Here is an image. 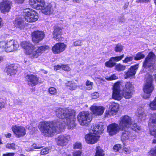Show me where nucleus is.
<instances>
[{"instance_id":"69168bd1","label":"nucleus","mask_w":156,"mask_h":156,"mask_svg":"<svg viewBox=\"0 0 156 156\" xmlns=\"http://www.w3.org/2000/svg\"><path fill=\"white\" fill-rule=\"evenodd\" d=\"M11 134L10 133H8L7 134H5V136L7 138H10L11 136Z\"/></svg>"},{"instance_id":"bb28decb","label":"nucleus","mask_w":156,"mask_h":156,"mask_svg":"<svg viewBox=\"0 0 156 156\" xmlns=\"http://www.w3.org/2000/svg\"><path fill=\"white\" fill-rule=\"evenodd\" d=\"M24 21L22 19L16 18L14 23L16 27L22 30L24 26Z\"/></svg>"},{"instance_id":"f704fd0d","label":"nucleus","mask_w":156,"mask_h":156,"mask_svg":"<svg viewBox=\"0 0 156 156\" xmlns=\"http://www.w3.org/2000/svg\"><path fill=\"white\" fill-rule=\"evenodd\" d=\"M105 66L107 67L111 68L115 66L116 63L113 62L111 58L109 61L106 62L105 63Z\"/></svg>"},{"instance_id":"774afa93","label":"nucleus","mask_w":156,"mask_h":156,"mask_svg":"<svg viewBox=\"0 0 156 156\" xmlns=\"http://www.w3.org/2000/svg\"><path fill=\"white\" fill-rule=\"evenodd\" d=\"M150 0H141L142 2H149Z\"/></svg>"},{"instance_id":"13d9d810","label":"nucleus","mask_w":156,"mask_h":156,"mask_svg":"<svg viewBox=\"0 0 156 156\" xmlns=\"http://www.w3.org/2000/svg\"><path fill=\"white\" fill-rule=\"evenodd\" d=\"M124 152L126 154H128L131 152V151L129 149L125 148L124 149Z\"/></svg>"},{"instance_id":"a211bd4d","label":"nucleus","mask_w":156,"mask_h":156,"mask_svg":"<svg viewBox=\"0 0 156 156\" xmlns=\"http://www.w3.org/2000/svg\"><path fill=\"white\" fill-rule=\"evenodd\" d=\"M70 136L69 135H61L59 136L56 139L57 144L60 146L66 145L67 142L69 140Z\"/></svg>"},{"instance_id":"4d7b16f0","label":"nucleus","mask_w":156,"mask_h":156,"mask_svg":"<svg viewBox=\"0 0 156 156\" xmlns=\"http://www.w3.org/2000/svg\"><path fill=\"white\" fill-rule=\"evenodd\" d=\"M32 147L34 149H39L43 147L39 146V145H37L35 144H33L32 145Z\"/></svg>"},{"instance_id":"4c0bfd02","label":"nucleus","mask_w":156,"mask_h":156,"mask_svg":"<svg viewBox=\"0 0 156 156\" xmlns=\"http://www.w3.org/2000/svg\"><path fill=\"white\" fill-rule=\"evenodd\" d=\"M144 57L145 55L142 53V52H139L136 54L134 59L136 60H138L143 58Z\"/></svg>"},{"instance_id":"e433bc0d","label":"nucleus","mask_w":156,"mask_h":156,"mask_svg":"<svg viewBox=\"0 0 156 156\" xmlns=\"http://www.w3.org/2000/svg\"><path fill=\"white\" fill-rule=\"evenodd\" d=\"M149 106L152 110H156V98L152 101L149 104Z\"/></svg>"},{"instance_id":"473e14b6","label":"nucleus","mask_w":156,"mask_h":156,"mask_svg":"<svg viewBox=\"0 0 156 156\" xmlns=\"http://www.w3.org/2000/svg\"><path fill=\"white\" fill-rule=\"evenodd\" d=\"M133 86L132 83L127 82L126 83L125 87L123 90L133 91Z\"/></svg>"},{"instance_id":"a878e982","label":"nucleus","mask_w":156,"mask_h":156,"mask_svg":"<svg viewBox=\"0 0 156 156\" xmlns=\"http://www.w3.org/2000/svg\"><path fill=\"white\" fill-rule=\"evenodd\" d=\"M62 31V29L59 27H56L54 29L53 34V38L55 40L59 41L61 40V34Z\"/></svg>"},{"instance_id":"a18cd8bd","label":"nucleus","mask_w":156,"mask_h":156,"mask_svg":"<svg viewBox=\"0 0 156 156\" xmlns=\"http://www.w3.org/2000/svg\"><path fill=\"white\" fill-rule=\"evenodd\" d=\"M82 151L80 150H76L74 151L72 153L73 156H81Z\"/></svg>"},{"instance_id":"c03bdc74","label":"nucleus","mask_w":156,"mask_h":156,"mask_svg":"<svg viewBox=\"0 0 156 156\" xmlns=\"http://www.w3.org/2000/svg\"><path fill=\"white\" fill-rule=\"evenodd\" d=\"M149 155L150 156H156V146L150 151Z\"/></svg>"},{"instance_id":"ea45409f","label":"nucleus","mask_w":156,"mask_h":156,"mask_svg":"<svg viewBox=\"0 0 156 156\" xmlns=\"http://www.w3.org/2000/svg\"><path fill=\"white\" fill-rule=\"evenodd\" d=\"M49 93L52 95H56L57 93V89L54 87H51L48 89Z\"/></svg>"},{"instance_id":"37998d69","label":"nucleus","mask_w":156,"mask_h":156,"mask_svg":"<svg viewBox=\"0 0 156 156\" xmlns=\"http://www.w3.org/2000/svg\"><path fill=\"white\" fill-rule=\"evenodd\" d=\"M82 148V144L80 142H76L73 145V148L81 149Z\"/></svg>"},{"instance_id":"412c9836","label":"nucleus","mask_w":156,"mask_h":156,"mask_svg":"<svg viewBox=\"0 0 156 156\" xmlns=\"http://www.w3.org/2000/svg\"><path fill=\"white\" fill-rule=\"evenodd\" d=\"M26 78L27 79L28 84L30 86H35L38 82V78L35 75H27Z\"/></svg>"},{"instance_id":"338daca9","label":"nucleus","mask_w":156,"mask_h":156,"mask_svg":"<svg viewBox=\"0 0 156 156\" xmlns=\"http://www.w3.org/2000/svg\"><path fill=\"white\" fill-rule=\"evenodd\" d=\"M82 0H73V2H74L80 3Z\"/></svg>"},{"instance_id":"423d86ee","label":"nucleus","mask_w":156,"mask_h":156,"mask_svg":"<svg viewBox=\"0 0 156 156\" xmlns=\"http://www.w3.org/2000/svg\"><path fill=\"white\" fill-rule=\"evenodd\" d=\"M23 12V16L26 21L32 23L35 22L38 20V14L34 10L27 9L24 11Z\"/></svg>"},{"instance_id":"2eb2a0df","label":"nucleus","mask_w":156,"mask_h":156,"mask_svg":"<svg viewBox=\"0 0 156 156\" xmlns=\"http://www.w3.org/2000/svg\"><path fill=\"white\" fill-rule=\"evenodd\" d=\"M44 37V33L42 31H36L34 32L32 34V39L35 43H38L42 40Z\"/></svg>"},{"instance_id":"c756f323","label":"nucleus","mask_w":156,"mask_h":156,"mask_svg":"<svg viewBox=\"0 0 156 156\" xmlns=\"http://www.w3.org/2000/svg\"><path fill=\"white\" fill-rule=\"evenodd\" d=\"M133 91L126 90H123L122 93V96L126 99H129L131 98L132 95Z\"/></svg>"},{"instance_id":"58836bf2","label":"nucleus","mask_w":156,"mask_h":156,"mask_svg":"<svg viewBox=\"0 0 156 156\" xmlns=\"http://www.w3.org/2000/svg\"><path fill=\"white\" fill-rule=\"evenodd\" d=\"M124 56V55L123 54L120 56L113 57L111 58L113 62H115V63L116 62L119 61L121 60L123 58Z\"/></svg>"},{"instance_id":"1a4fd4ad","label":"nucleus","mask_w":156,"mask_h":156,"mask_svg":"<svg viewBox=\"0 0 156 156\" xmlns=\"http://www.w3.org/2000/svg\"><path fill=\"white\" fill-rule=\"evenodd\" d=\"M156 60V56L152 52H150L145 58L143 66L145 68H149L152 66L153 62Z\"/></svg>"},{"instance_id":"5701e85b","label":"nucleus","mask_w":156,"mask_h":156,"mask_svg":"<svg viewBox=\"0 0 156 156\" xmlns=\"http://www.w3.org/2000/svg\"><path fill=\"white\" fill-rule=\"evenodd\" d=\"M90 110L95 115H101L103 113L105 108L102 106L93 105L90 107Z\"/></svg>"},{"instance_id":"4be33fe9","label":"nucleus","mask_w":156,"mask_h":156,"mask_svg":"<svg viewBox=\"0 0 156 156\" xmlns=\"http://www.w3.org/2000/svg\"><path fill=\"white\" fill-rule=\"evenodd\" d=\"M29 4L33 8L39 10L40 6H43L45 2L44 0H29Z\"/></svg>"},{"instance_id":"79ce46f5","label":"nucleus","mask_w":156,"mask_h":156,"mask_svg":"<svg viewBox=\"0 0 156 156\" xmlns=\"http://www.w3.org/2000/svg\"><path fill=\"white\" fill-rule=\"evenodd\" d=\"M120 84L119 83L117 82L115 83L113 86V91H120Z\"/></svg>"},{"instance_id":"5fc2aeb1","label":"nucleus","mask_w":156,"mask_h":156,"mask_svg":"<svg viewBox=\"0 0 156 156\" xmlns=\"http://www.w3.org/2000/svg\"><path fill=\"white\" fill-rule=\"evenodd\" d=\"M82 41H81L78 40L74 42L73 45L74 46H80L81 44Z\"/></svg>"},{"instance_id":"864d4df0","label":"nucleus","mask_w":156,"mask_h":156,"mask_svg":"<svg viewBox=\"0 0 156 156\" xmlns=\"http://www.w3.org/2000/svg\"><path fill=\"white\" fill-rule=\"evenodd\" d=\"M133 57L131 56L127 57L125 58V59L123 60V62L124 63H127L131 61L132 60Z\"/></svg>"},{"instance_id":"72a5a7b5","label":"nucleus","mask_w":156,"mask_h":156,"mask_svg":"<svg viewBox=\"0 0 156 156\" xmlns=\"http://www.w3.org/2000/svg\"><path fill=\"white\" fill-rule=\"evenodd\" d=\"M104 151L100 147V146L97 147L95 156H104Z\"/></svg>"},{"instance_id":"de8ad7c7","label":"nucleus","mask_w":156,"mask_h":156,"mask_svg":"<svg viewBox=\"0 0 156 156\" xmlns=\"http://www.w3.org/2000/svg\"><path fill=\"white\" fill-rule=\"evenodd\" d=\"M62 69L65 71H69L71 70L70 68L67 65H62Z\"/></svg>"},{"instance_id":"09e8293b","label":"nucleus","mask_w":156,"mask_h":156,"mask_svg":"<svg viewBox=\"0 0 156 156\" xmlns=\"http://www.w3.org/2000/svg\"><path fill=\"white\" fill-rule=\"evenodd\" d=\"M121 146L120 144H116L113 147V150L115 152L119 151V150L121 149Z\"/></svg>"},{"instance_id":"680f3d73","label":"nucleus","mask_w":156,"mask_h":156,"mask_svg":"<svg viewBox=\"0 0 156 156\" xmlns=\"http://www.w3.org/2000/svg\"><path fill=\"white\" fill-rule=\"evenodd\" d=\"M119 21L121 22H123L124 21V16L119 17Z\"/></svg>"},{"instance_id":"603ef678","label":"nucleus","mask_w":156,"mask_h":156,"mask_svg":"<svg viewBox=\"0 0 156 156\" xmlns=\"http://www.w3.org/2000/svg\"><path fill=\"white\" fill-rule=\"evenodd\" d=\"M99 94L97 92L92 93L91 94V97L92 98L94 99H96L99 97Z\"/></svg>"},{"instance_id":"ddd939ff","label":"nucleus","mask_w":156,"mask_h":156,"mask_svg":"<svg viewBox=\"0 0 156 156\" xmlns=\"http://www.w3.org/2000/svg\"><path fill=\"white\" fill-rule=\"evenodd\" d=\"M12 2L8 0H3L0 3V9L2 12H9L11 8Z\"/></svg>"},{"instance_id":"49530a36","label":"nucleus","mask_w":156,"mask_h":156,"mask_svg":"<svg viewBox=\"0 0 156 156\" xmlns=\"http://www.w3.org/2000/svg\"><path fill=\"white\" fill-rule=\"evenodd\" d=\"M15 144L8 143L6 145V147L8 148L12 149H15Z\"/></svg>"},{"instance_id":"4468645a","label":"nucleus","mask_w":156,"mask_h":156,"mask_svg":"<svg viewBox=\"0 0 156 156\" xmlns=\"http://www.w3.org/2000/svg\"><path fill=\"white\" fill-rule=\"evenodd\" d=\"M119 126L118 124L114 123L109 125L107 127V131L111 136L117 133L119 130Z\"/></svg>"},{"instance_id":"cd10ccee","label":"nucleus","mask_w":156,"mask_h":156,"mask_svg":"<svg viewBox=\"0 0 156 156\" xmlns=\"http://www.w3.org/2000/svg\"><path fill=\"white\" fill-rule=\"evenodd\" d=\"M65 85L68 87L69 89L71 90H75L77 87V84L73 81H67V82L65 83Z\"/></svg>"},{"instance_id":"b1692460","label":"nucleus","mask_w":156,"mask_h":156,"mask_svg":"<svg viewBox=\"0 0 156 156\" xmlns=\"http://www.w3.org/2000/svg\"><path fill=\"white\" fill-rule=\"evenodd\" d=\"M138 68V65H136L131 66L127 72H125V78L127 79L134 75L136 73V71Z\"/></svg>"},{"instance_id":"dca6fc26","label":"nucleus","mask_w":156,"mask_h":156,"mask_svg":"<svg viewBox=\"0 0 156 156\" xmlns=\"http://www.w3.org/2000/svg\"><path fill=\"white\" fill-rule=\"evenodd\" d=\"M119 107V105L117 103L112 102L110 104L109 110L106 113V115L111 116L115 115L118 110Z\"/></svg>"},{"instance_id":"e2e57ef3","label":"nucleus","mask_w":156,"mask_h":156,"mask_svg":"<svg viewBox=\"0 0 156 156\" xmlns=\"http://www.w3.org/2000/svg\"><path fill=\"white\" fill-rule=\"evenodd\" d=\"M5 103L3 102H0V110L4 107Z\"/></svg>"},{"instance_id":"2f4dec72","label":"nucleus","mask_w":156,"mask_h":156,"mask_svg":"<svg viewBox=\"0 0 156 156\" xmlns=\"http://www.w3.org/2000/svg\"><path fill=\"white\" fill-rule=\"evenodd\" d=\"M112 98L115 100H119L121 99L122 96L120 94L119 91H113Z\"/></svg>"},{"instance_id":"9b49d317","label":"nucleus","mask_w":156,"mask_h":156,"mask_svg":"<svg viewBox=\"0 0 156 156\" xmlns=\"http://www.w3.org/2000/svg\"><path fill=\"white\" fill-rule=\"evenodd\" d=\"M19 45L16 41L12 40L6 42V45L5 47V51L7 52H10L16 50Z\"/></svg>"},{"instance_id":"f257e3e1","label":"nucleus","mask_w":156,"mask_h":156,"mask_svg":"<svg viewBox=\"0 0 156 156\" xmlns=\"http://www.w3.org/2000/svg\"><path fill=\"white\" fill-rule=\"evenodd\" d=\"M56 116L64 120V123L60 124L58 122L44 121L41 122L38 128L44 135L47 137L54 135L56 132H59L64 128L65 125L69 129H73L76 126L75 110L70 108H59L56 111Z\"/></svg>"},{"instance_id":"bf43d9fd","label":"nucleus","mask_w":156,"mask_h":156,"mask_svg":"<svg viewBox=\"0 0 156 156\" xmlns=\"http://www.w3.org/2000/svg\"><path fill=\"white\" fill-rule=\"evenodd\" d=\"M14 153H9L3 154L2 156H14Z\"/></svg>"},{"instance_id":"aec40b11","label":"nucleus","mask_w":156,"mask_h":156,"mask_svg":"<svg viewBox=\"0 0 156 156\" xmlns=\"http://www.w3.org/2000/svg\"><path fill=\"white\" fill-rule=\"evenodd\" d=\"M66 45L63 43H59L56 44L52 48V51L55 54H58L63 51L66 49Z\"/></svg>"},{"instance_id":"6e6d98bb","label":"nucleus","mask_w":156,"mask_h":156,"mask_svg":"<svg viewBox=\"0 0 156 156\" xmlns=\"http://www.w3.org/2000/svg\"><path fill=\"white\" fill-rule=\"evenodd\" d=\"M6 45V42L4 41L0 42V48H4L5 49V47Z\"/></svg>"},{"instance_id":"39448f33","label":"nucleus","mask_w":156,"mask_h":156,"mask_svg":"<svg viewBox=\"0 0 156 156\" xmlns=\"http://www.w3.org/2000/svg\"><path fill=\"white\" fill-rule=\"evenodd\" d=\"M80 124L83 126H87L92 120V114L88 112H80L77 117Z\"/></svg>"},{"instance_id":"c85d7f7f","label":"nucleus","mask_w":156,"mask_h":156,"mask_svg":"<svg viewBox=\"0 0 156 156\" xmlns=\"http://www.w3.org/2000/svg\"><path fill=\"white\" fill-rule=\"evenodd\" d=\"M138 115L139 118L143 120L146 119V114L145 113L144 110L143 108H140L138 109Z\"/></svg>"},{"instance_id":"a19ab883","label":"nucleus","mask_w":156,"mask_h":156,"mask_svg":"<svg viewBox=\"0 0 156 156\" xmlns=\"http://www.w3.org/2000/svg\"><path fill=\"white\" fill-rule=\"evenodd\" d=\"M93 83L87 80L86 83V85L87 87H86V89L88 90H90L92 89V85Z\"/></svg>"},{"instance_id":"f03ea898","label":"nucleus","mask_w":156,"mask_h":156,"mask_svg":"<svg viewBox=\"0 0 156 156\" xmlns=\"http://www.w3.org/2000/svg\"><path fill=\"white\" fill-rule=\"evenodd\" d=\"M21 45L25 49L26 54L32 59L37 58L41 53L49 49L47 45H44L35 50L34 46L29 41L22 42Z\"/></svg>"},{"instance_id":"9d476101","label":"nucleus","mask_w":156,"mask_h":156,"mask_svg":"<svg viewBox=\"0 0 156 156\" xmlns=\"http://www.w3.org/2000/svg\"><path fill=\"white\" fill-rule=\"evenodd\" d=\"M136 137L135 134L129 130L124 131L122 133L121 140L122 142L132 141Z\"/></svg>"},{"instance_id":"7ed1b4c3","label":"nucleus","mask_w":156,"mask_h":156,"mask_svg":"<svg viewBox=\"0 0 156 156\" xmlns=\"http://www.w3.org/2000/svg\"><path fill=\"white\" fill-rule=\"evenodd\" d=\"M119 126L121 129L130 128L131 129L138 132L140 130L141 128L136 123H133L130 117L125 115L121 117L119 120Z\"/></svg>"},{"instance_id":"6e6552de","label":"nucleus","mask_w":156,"mask_h":156,"mask_svg":"<svg viewBox=\"0 0 156 156\" xmlns=\"http://www.w3.org/2000/svg\"><path fill=\"white\" fill-rule=\"evenodd\" d=\"M45 4L43 6H40L39 10H41L42 13L46 15H49L52 14L54 11V8L55 5L54 3H49L46 6H45Z\"/></svg>"},{"instance_id":"0e129e2a","label":"nucleus","mask_w":156,"mask_h":156,"mask_svg":"<svg viewBox=\"0 0 156 156\" xmlns=\"http://www.w3.org/2000/svg\"><path fill=\"white\" fill-rule=\"evenodd\" d=\"M17 3H22L25 0H15Z\"/></svg>"},{"instance_id":"052dcab7","label":"nucleus","mask_w":156,"mask_h":156,"mask_svg":"<svg viewBox=\"0 0 156 156\" xmlns=\"http://www.w3.org/2000/svg\"><path fill=\"white\" fill-rule=\"evenodd\" d=\"M61 68H62V65L60 66V65H57L55 66H54V69L55 70H57L60 69Z\"/></svg>"},{"instance_id":"8fccbe9b","label":"nucleus","mask_w":156,"mask_h":156,"mask_svg":"<svg viewBox=\"0 0 156 156\" xmlns=\"http://www.w3.org/2000/svg\"><path fill=\"white\" fill-rule=\"evenodd\" d=\"M48 151L49 149L48 148H44L41 150V154H46L48 153Z\"/></svg>"},{"instance_id":"f8f14e48","label":"nucleus","mask_w":156,"mask_h":156,"mask_svg":"<svg viewBox=\"0 0 156 156\" xmlns=\"http://www.w3.org/2000/svg\"><path fill=\"white\" fill-rule=\"evenodd\" d=\"M12 130L17 137L24 136L26 133L25 128L23 126L15 125L12 127Z\"/></svg>"},{"instance_id":"20e7f679","label":"nucleus","mask_w":156,"mask_h":156,"mask_svg":"<svg viewBox=\"0 0 156 156\" xmlns=\"http://www.w3.org/2000/svg\"><path fill=\"white\" fill-rule=\"evenodd\" d=\"M146 83L144 86L143 90L144 93L143 98L146 99L150 97L151 94L154 89V86L152 83L153 81L152 76L151 75H146Z\"/></svg>"},{"instance_id":"0eeeda50","label":"nucleus","mask_w":156,"mask_h":156,"mask_svg":"<svg viewBox=\"0 0 156 156\" xmlns=\"http://www.w3.org/2000/svg\"><path fill=\"white\" fill-rule=\"evenodd\" d=\"M148 126L150 134L155 137L153 140V143L156 144V113L151 114L149 119Z\"/></svg>"},{"instance_id":"c9c22d12","label":"nucleus","mask_w":156,"mask_h":156,"mask_svg":"<svg viewBox=\"0 0 156 156\" xmlns=\"http://www.w3.org/2000/svg\"><path fill=\"white\" fill-rule=\"evenodd\" d=\"M123 46L120 44H118L116 45L114 48V51L117 52H121L122 51Z\"/></svg>"},{"instance_id":"7c9ffc66","label":"nucleus","mask_w":156,"mask_h":156,"mask_svg":"<svg viewBox=\"0 0 156 156\" xmlns=\"http://www.w3.org/2000/svg\"><path fill=\"white\" fill-rule=\"evenodd\" d=\"M126 66L120 63L115 64V69L118 72H120L125 69Z\"/></svg>"},{"instance_id":"6ab92c4d","label":"nucleus","mask_w":156,"mask_h":156,"mask_svg":"<svg viewBox=\"0 0 156 156\" xmlns=\"http://www.w3.org/2000/svg\"><path fill=\"white\" fill-rule=\"evenodd\" d=\"M91 133L98 136L103 133L104 129V126L102 124H95L92 126Z\"/></svg>"},{"instance_id":"3c124183","label":"nucleus","mask_w":156,"mask_h":156,"mask_svg":"<svg viewBox=\"0 0 156 156\" xmlns=\"http://www.w3.org/2000/svg\"><path fill=\"white\" fill-rule=\"evenodd\" d=\"M118 78L117 77L116 75L114 74L110 76L107 77L106 78L107 80H114Z\"/></svg>"},{"instance_id":"393cba45","label":"nucleus","mask_w":156,"mask_h":156,"mask_svg":"<svg viewBox=\"0 0 156 156\" xmlns=\"http://www.w3.org/2000/svg\"><path fill=\"white\" fill-rule=\"evenodd\" d=\"M17 67L14 64H11L6 67V73L8 75L10 76L14 75L17 71Z\"/></svg>"},{"instance_id":"f3484780","label":"nucleus","mask_w":156,"mask_h":156,"mask_svg":"<svg viewBox=\"0 0 156 156\" xmlns=\"http://www.w3.org/2000/svg\"><path fill=\"white\" fill-rule=\"evenodd\" d=\"M100 136L93 134L90 132V134L86 135L85 139L87 142L88 144H93L97 142Z\"/></svg>"}]
</instances>
